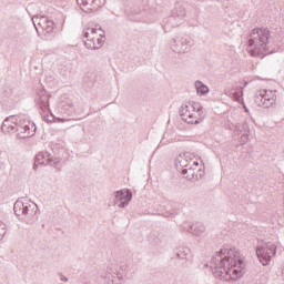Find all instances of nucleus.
I'll list each match as a JSON object with an SVG mask.
<instances>
[{
    "label": "nucleus",
    "instance_id": "nucleus-1",
    "mask_svg": "<svg viewBox=\"0 0 284 284\" xmlns=\"http://www.w3.org/2000/svg\"><path fill=\"white\" fill-rule=\"evenodd\" d=\"M211 268L220 281H239L245 274V264L239 258V252L230 247L216 252L211 260Z\"/></svg>",
    "mask_w": 284,
    "mask_h": 284
},
{
    "label": "nucleus",
    "instance_id": "nucleus-2",
    "mask_svg": "<svg viewBox=\"0 0 284 284\" xmlns=\"http://www.w3.org/2000/svg\"><path fill=\"white\" fill-rule=\"evenodd\" d=\"M272 37L267 28H255L247 36L248 54L263 59L266 54H272L270 50Z\"/></svg>",
    "mask_w": 284,
    "mask_h": 284
},
{
    "label": "nucleus",
    "instance_id": "nucleus-3",
    "mask_svg": "<svg viewBox=\"0 0 284 284\" xmlns=\"http://www.w3.org/2000/svg\"><path fill=\"white\" fill-rule=\"evenodd\" d=\"M180 116L182 121L191 125H196L203 122L205 119V113L203 112V106L201 103L193 102L187 104H182L180 110Z\"/></svg>",
    "mask_w": 284,
    "mask_h": 284
},
{
    "label": "nucleus",
    "instance_id": "nucleus-4",
    "mask_svg": "<svg viewBox=\"0 0 284 284\" xmlns=\"http://www.w3.org/2000/svg\"><path fill=\"white\" fill-rule=\"evenodd\" d=\"M13 211L16 216H24V221L28 225H32V223L39 221V216H37L39 206L34 203L26 204L23 201L18 200L13 205Z\"/></svg>",
    "mask_w": 284,
    "mask_h": 284
},
{
    "label": "nucleus",
    "instance_id": "nucleus-5",
    "mask_svg": "<svg viewBox=\"0 0 284 284\" xmlns=\"http://www.w3.org/2000/svg\"><path fill=\"white\" fill-rule=\"evenodd\" d=\"M84 45L88 50H99L103 48V43H105V32L101 27L88 28L87 31L83 32Z\"/></svg>",
    "mask_w": 284,
    "mask_h": 284
},
{
    "label": "nucleus",
    "instance_id": "nucleus-6",
    "mask_svg": "<svg viewBox=\"0 0 284 284\" xmlns=\"http://www.w3.org/2000/svg\"><path fill=\"white\" fill-rule=\"evenodd\" d=\"M254 103L258 108H272L276 103V91L261 89L254 94Z\"/></svg>",
    "mask_w": 284,
    "mask_h": 284
},
{
    "label": "nucleus",
    "instance_id": "nucleus-7",
    "mask_svg": "<svg viewBox=\"0 0 284 284\" xmlns=\"http://www.w3.org/2000/svg\"><path fill=\"white\" fill-rule=\"evenodd\" d=\"M32 23L38 32V34H41L42 30V34H52L54 32V21L50 20V18L45 17V16H34L32 18Z\"/></svg>",
    "mask_w": 284,
    "mask_h": 284
},
{
    "label": "nucleus",
    "instance_id": "nucleus-8",
    "mask_svg": "<svg viewBox=\"0 0 284 284\" xmlns=\"http://www.w3.org/2000/svg\"><path fill=\"white\" fill-rule=\"evenodd\" d=\"M113 200H111L108 204L109 207H128L130 205V201H132V191L130 189L115 191L113 193Z\"/></svg>",
    "mask_w": 284,
    "mask_h": 284
},
{
    "label": "nucleus",
    "instance_id": "nucleus-9",
    "mask_svg": "<svg viewBox=\"0 0 284 284\" xmlns=\"http://www.w3.org/2000/svg\"><path fill=\"white\" fill-rule=\"evenodd\" d=\"M18 139H30V136H34L37 132V125L29 120L19 118L18 125L16 128Z\"/></svg>",
    "mask_w": 284,
    "mask_h": 284
},
{
    "label": "nucleus",
    "instance_id": "nucleus-10",
    "mask_svg": "<svg viewBox=\"0 0 284 284\" xmlns=\"http://www.w3.org/2000/svg\"><path fill=\"white\" fill-rule=\"evenodd\" d=\"M193 45L194 40L190 36L176 37L171 43V50L178 54H185Z\"/></svg>",
    "mask_w": 284,
    "mask_h": 284
},
{
    "label": "nucleus",
    "instance_id": "nucleus-11",
    "mask_svg": "<svg viewBox=\"0 0 284 284\" xmlns=\"http://www.w3.org/2000/svg\"><path fill=\"white\" fill-rule=\"evenodd\" d=\"M276 255V245L266 243L263 246H257L256 256L262 265H268L272 256Z\"/></svg>",
    "mask_w": 284,
    "mask_h": 284
},
{
    "label": "nucleus",
    "instance_id": "nucleus-12",
    "mask_svg": "<svg viewBox=\"0 0 284 284\" xmlns=\"http://www.w3.org/2000/svg\"><path fill=\"white\" fill-rule=\"evenodd\" d=\"M176 170L179 172H183V170L195 165V168H199V161L194 160V154L192 153H184L180 154L175 161Z\"/></svg>",
    "mask_w": 284,
    "mask_h": 284
},
{
    "label": "nucleus",
    "instance_id": "nucleus-13",
    "mask_svg": "<svg viewBox=\"0 0 284 284\" xmlns=\"http://www.w3.org/2000/svg\"><path fill=\"white\" fill-rule=\"evenodd\" d=\"M78 6L83 12H97L105 6V0H77Z\"/></svg>",
    "mask_w": 284,
    "mask_h": 284
},
{
    "label": "nucleus",
    "instance_id": "nucleus-14",
    "mask_svg": "<svg viewBox=\"0 0 284 284\" xmlns=\"http://www.w3.org/2000/svg\"><path fill=\"white\" fill-rule=\"evenodd\" d=\"M102 278H105L106 281H111L112 284H116V278L119 281L123 278L121 266L116 263H111L106 267V273L102 275Z\"/></svg>",
    "mask_w": 284,
    "mask_h": 284
},
{
    "label": "nucleus",
    "instance_id": "nucleus-15",
    "mask_svg": "<svg viewBox=\"0 0 284 284\" xmlns=\"http://www.w3.org/2000/svg\"><path fill=\"white\" fill-rule=\"evenodd\" d=\"M34 101L42 112L45 110L50 112V94L45 92V89H37Z\"/></svg>",
    "mask_w": 284,
    "mask_h": 284
},
{
    "label": "nucleus",
    "instance_id": "nucleus-16",
    "mask_svg": "<svg viewBox=\"0 0 284 284\" xmlns=\"http://www.w3.org/2000/svg\"><path fill=\"white\" fill-rule=\"evenodd\" d=\"M181 174H183V176H185V179L189 181H199V179H203V176H205V171L199 169L196 165H191L186 169H183Z\"/></svg>",
    "mask_w": 284,
    "mask_h": 284
},
{
    "label": "nucleus",
    "instance_id": "nucleus-17",
    "mask_svg": "<svg viewBox=\"0 0 284 284\" xmlns=\"http://www.w3.org/2000/svg\"><path fill=\"white\" fill-rule=\"evenodd\" d=\"M19 116L10 115L7 118L1 125L3 134H14L17 132V125L19 124Z\"/></svg>",
    "mask_w": 284,
    "mask_h": 284
},
{
    "label": "nucleus",
    "instance_id": "nucleus-18",
    "mask_svg": "<svg viewBox=\"0 0 284 284\" xmlns=\"http://www.w3.org/2000/svg\"><path fill=\"white\" fill-rule=\"evenodd\" d=\"M187 232L190 234H194V236H201V234L205 233V225H203V223L201 222H196L190 225V227L187 229Z\"/></svg>",
    "mask_w": 284,
    "mask_h": 284
},
{
    "label": "nucleus",
    "instance_id": "nucleus-19",
    "mask_svg": "<svg viewBox=\"0 0 284 284\" xmlns=\"http://www.w3.org/2000/svg\"><path fill=\"white\" fill-rule=\"evenodd\" d=\"M43 159H47V161L50 159V153L49 152H40L36 155L34 158V163H33V170L37 171L39 170V165H43Z\"/></svg>",
    "mask_w": 284,
    "mask_h": 284
},
{
    "label": "nucleus",
    "instance_id": "nucleus-20",
    "mask_svg": "<svg viewBox=\"0 0 284 284\" xmlns=\"http://www.w3.org/2000/svg\"><path fill=\"white\" fill-rule=\"evenodd\" d=\"M190 254V248L185 246H180L176 250V256L178 258H181L182 261L187 260V255Z\"/></svg>",
    "mask_w": 284,
    "mask_h": 284
},
{
    "label": "nucleus",
    "instance_id": "nucleus-21",
    "mask_svg": "<svg viewBox=\"0 0 284 284\" xmlns=\"http://www.w3.org/2000/svg\"><path fill=\"white\" fill-rule=\"evenodd\" d=\"M195 90L197 94H201V95L207 94V92H210V89L207 88V85H205L201 81H195Z\"/></svg>",
    "mask_w": 284,
    "mask_h": 284
},
{
    "label": "nucleus",
    "instance_id": "nucleus-22",
    "mask_svg": "<svg viewBox=\"0 0 284 284\" xmlns=\"http://www.w3.org/2000/svg\"><path fill=\"white\" fill-rule=\"evenodd\" d=\"M172 17L178 19H183L185 17V9L183 7L178 6L172 10Z\"/></svg>",
    "mask_w": 284,
    "mask_h": 284
},
{
    "label": "nucleus",
    "instance_id": "nucleus-23",
    "mask_svg": "<svg viewBox=\"0 0 284 284\" xmlns=\"http://www.w3.org/2000/svg\"><path fill=\"white\" fill-rule=\"evenodd\" d=\"M59 163H61V158H53L50 154L48 164L51 165V168H54L55 170H58V172H61V168H59Z\"/></svg>",
    "mask_w": 284,
    "mask_h": 284
},
{
    "label": "nucleus",
    "instance_id": "nucleus-24",
    "mask_svg": "<svg viewBox=\"0 0 284 284\" xmlns=\"http://www.w3.org/2000/svg\"><path fill=\"white\" fill-rule=\"evenodd\" d=\"M231 98L233 99V101H237V103H241V101H243V89L240 88L231 93Z\"/></svg>",
    "mask_w": 284,
    "mask_h": 284
},
{
    "label": "nucleus",
    "instance_id": "nucleus-25",
    "mask_svg": "<svg viewBox=\"0 0 284 284\" xmlns=\"http://www.w3.org/2000/svg\"><path fill=\"white\" fill-rule=\"evenodd\" d=\"M236 130L239 134H243V133L250 132V125H247V123H242L236 125Z\"/></svg>",
    "mask_w": 284,
    "mask_h": 284
},
{
    "label": "nucleus",
    "instance_id": "nucleus-26",
    "mask_svg": "<svg viewBox=\"0 0 284 284\" xmlns=\"http://www.w3.org/2000/svg\"><path fill=\"white\" fill-rule=\"evenodd\" d=\"M7 232H8V229L6 227V224H3V222H0V241H2Z\"/></svg>",
    "mask_w": 284,
    "mask_h": 284
},
{
    "label": "nucleus",
    "instance_id": "nucleus-27",
    "mask_svg": "<svg viewBox=\"0 0 284 284\" xmlns=\"http://www.w3.org/2000/svg\"><path fill=\"white\" fill-rule=\"evenodd\" d=\"M248 133H250V132L240 133V134H241V142H242V143H247Z\"/></svg>",
    "mask_w": 284,
    "mask_h": 284
},
{
    "label": "nucleus",
    "instance_id": "nucleus-28",
    "mask_svg": "<svg viewBox=\"0 0 284 284\" xmlns=\"http://www.w3.org/2000/svg\"><path fill=\"white\" fill-rule=\"evenodd\" d=\"M58 276L60 277V281H62V283H68V277L65 275H63V273H59Z\"/></svg>",
    "mask_w": 284,
    "mask_h": 284
}]
</instances>
